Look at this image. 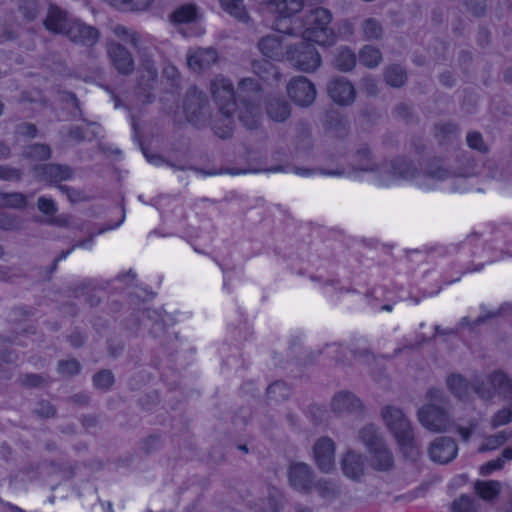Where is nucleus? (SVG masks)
<instances>
[{"mask_svg": "<svg viewBox=\"0 0 512 512\" xmlns=\"http://www.w3.org/2000/svg\"><path fill=\"white\" fill-rule=\"evenodd\" d=\"M473 391L484 399L489 400L497 394L511 400L509 407L499 410L491 419L493 428L506 425L512 421V379L504 372L495 371L484 380L477 381Z\"/></svg>", "mask_w": 512, "mask_h": 512, "instance_id": "7ed1b4c3", "label": "nucleus"}, {"mask_svg": "<svg viewBox=\"0 0 512 512\" xmlns=\"http://www.w3.org/2000/svg\"><path fill=\"white\" fill-rule=\"evenodd\" d=\"M145 71L147 72V79L148 81L154 80L156 76L155 69L150 63L145 64L144 66Z\"/></svg>", "mask_w": 512, "mask_h": 512, "instance_id": "864d4df0", "label": "nucleus"}, {"mask_svg": "<svg viewBox=\"0 0 512 512\" xmlns=\"http://www.w3.org/2000/svg\"><path fill=\"white\" fill-rule=\"evenodd\" d=\"M419 176H420V177H422L421 175H419ZM423 177H424V178H427V179H429V180H430V179H432V177H431V176H423Z\"/></svg>", "mask_w": 512, "mask_h": 512, "instance_id": "052dcab7", "label": "nucleus"}, {"mask_svg": "<svg viewBox=\"0 0 512 512\" xmlns=\"http://www.w3.org/2000/svg\"><path fill=\"white\" fill-rule=\"evenodd\" d=\"M317 489L320 496L324 499H331L337 493V487L329 482H319L317 484Z\"/></svg>", "mask_w": 512, "mask_h": 512, "instance_id": "a19ab883", "label": "nucleus"}, {"mask_svg": "<svg viewBox=\"0 0 512 512\" xmlns=\"http://www.w3.org/2000/svg\"><path fill=\"white\" fill-rule=\"evenodd\" d=\"M287 34L297 35L296 33ZM298 35L302 38V42L298 47H291L287 50V60L301 71H314L321 64L320 55L311 44L314 43V41L305 40L300 34ZM315 44L317 43L315 42Z\"/></svg>", "mask_w": 512, "mask_h": 512, "instance_id": "6e6552de", "label": "nucleus"}, {"mask_svg": "<svg viewBox=\"0 0 512 512\" xmlns=\"http://www.w3.org/2000/svg\"><path fill=\"white\" fill-rule=\"evenodd\" d=\"M109 57L115 68L122 74H127L133 69V60L130 53L120 45L110 44Z\"/></svg>", "mask_w": 512, "mask_h": 512, "instance_id": "aec40b11", "label": "nucleus"}, {"mask_svg": "<svg viewBox=\"0 0 512 512\" xmlns=\"http://www.w3.org/2000/svg\"><path fill=\"white\" fill-rule=\"evenodd\" d=\"M294 172L297 175L302 176V177H309V176L313 175V171H311L309 169H304V168H296Z\"/></svg>", "mask_w": 512, "mask_h": 512, "instance_id": "5fc2aeb1", "label": "nucleus"}, {"mask_svg": "<svg viewBox=\"0 0 512 512\" xmlns=\"http://www.w3.org/2000/svg\"><path fill=\"white\" fill-rule=\"evenodd\" d=\"M9 153V150L6 146H4L3 144H0V157H5L7 156Z\"/></svg>", "mask_w": 512, "mask_h": 512, "instance_id": "6e6d98bb", "label": "nucleus"}, {"mask_svg": "<svg viewBox=\"0 0 512 512\" xmlns=\"http://www.w3.org/2000/svg\"><path fill=\"white\" fill-rule=\"evenodd\" d=\"M360 400L350 392H340L334 396L331 402V409L338 415L353 413L360 410Z\"/></svg>", "mask_w": 512, "mask_h": 512, "instance_id": "a211bd4d", "label": "nucleus"}, {"mask_svg": "<svg viewBox=\"0 0 512 512\" xmlns=\"http://www.w3.org/2000/svg\"><path fill=\"white\" fill-rule=\"evenodd\" d=\"M38 208L44 214H53L56 212V206L52 199L40 197L38 199Z\"/></svg>", "mask_w": 512, "mask_h": 512, "instance_id": "c03bdc74", "label": "nucleus"}, {"mask_svg": "<svg viewBox=\"0 0 512 512\" xmlns=\"http://www.w3.org/2000/svg\"><path fill=\"white\" fill-rule=\"evenodd\" d=\"M341 469L346 477L359 480L365 471L363 456L354 451H347L341 459Z\"/></svg>", "mask_w": 512, "mask_h": 512, "instance_id": "f3484780", "label": "nucleus"}, {"mask_svg": "<svg viewBox=\"0 0 512 512\" xmlns=\"http://www.w3.org/2000/svg\"><path fill=\"white\" fill-rule=\"evenodd\" d=\"M512 436L511 432L507 430H502L495 435H491L485 438L484 442L479 447L480 452L491 451L501 447L505 444L510 437Z\"/></svg>", "mask_w": 512, "mask_h": 512, "instance_id": "a878e982", "label": "nucleus"}, {"mask_svg": "<svg viewBox=\"0 0 512 512\" xmlns=\"http://www.w3.org/2000/svg\"><path fill=\"white\" fill-rule=\"evenodd\" d=\"M356 64L355 54L348 48L340 49L334 59V65L336 68L342 71L351 70Z\"/></svg>", "mask_w": 512, "mask_h": 512, "instance_id": "cd10ccee", "label": "nucleus"}, {"mask_svg": "<svg viewBox=\"0 0 512 512\" xmlns=\"http://www.w3.org/2000/svg\"><path fill=\"white\" fill-rule=\"evenodd\" d=\"M113 383V375L110 371H101L94 376V384L98 388L106 389Z\"/></svg>", "mask_w": 512, "mask_h": 512, "instance_id": "58836bf2", "label": "nucleus"}, {"mask_svg": "<svg viewBox=\"0 0 512 512\" xmlns=\"http://www.w3.org/2000/svg\"><path fill=\"white\" fill-rule=\"evenodd\" d=\"M476 427L477 424L475 423H471L469 427L459 426L458 433L461 435L462 439L466 441L474 433Z\"/></svg>", "mask_w": 512, "mask_h": 512, "instance_id": "09e8293b", "label": "nucleus"}, {"mask_svg": "<svg viewBox=\"0 0 512 512\" xmlns=\"http://www.w3.org/2000/svg\"><path fill=\"white\" fill-rule=\"evenodd\" d=\"M313 458L317 467L324 473L335 468V444L328 437L320 438L313 447Z\"/></svg>", "mask_w": 512, "mask_h": 512, "instance_id": "f8f14e48", "label": "nucleus"}, {"mask_svg": "<svg viewBox=\"0 0 512 512\" xmlns=\"http://www.w3.org/2000/svg\"><path fill=\"white\" fill-rule=\"evenodd\" d=\"M500 483L497 481H478L475 484L477 494L484 500L495 498L500 491Z\"/></svg>", "mask_w": 512, "mask_h": 512, "instance_id": "bb28decb", "label": "nucleus"}, {"mask_svg": "<svg viewBox=\"0 0 512 512\" xmlns=\"http://www.w3.org/2000/svg\"><path fill=\"white\" fill-rule=\"evenodd\" d=\"M17 225L15 221L8 216L7 214H0V228L1 229H13L16 228Z\"/></svg>", "mask_w": 512, "mask_h": 512, "instance_id": "de8ad7c7", "label": "nucleus"}, {"mask_svg": "<svg viewBox=\"0 0 512 512\" xmlns=\"http://www.w3.org/2000/svg\"><path fill=\"white\" fill-rule=\"evenodd\" d=\"M324 2L325 0H267L263 12L275 15L273 29L279 33H296L320 46H332L336 43L337 36L329 27L332 14L328 9H313L304 21L293 19L302 10L304 3L313 6Z\"/></svg>", "mask_w": 512, "mask_h": 512, "instance_id": "f257e3e1", "label": "nucleus"}, {"mask_svg": "<svg viewBox=\"0 0 512 512\" xmlns=\"http://www.w3.org/2000/svg\"><path fill=\"white\" fill-rule=\"evenodd\" d=\"M291 99L300 106L312 104L316 98V89L314 85L305 77L293 79L287 87Z\"/></svg>", "mask_w": 512, "mask_h": 512, "instance_id": "ddd939ff", "label": "nucleus"}, {"mask_svg": "<svg viewBox=\"0 0 512 512\" xmlns=\"http://www.w3.org/2000/svg\"><path fill=\"white\" fill-rule=\"evenodd\" d=\"M40 170L41 173L37 172V176L50 182L67 179L70 175L69 169L59 165H44Z\"/></svg>", "mask_w": 512, "mask_h": 512, "instance_id": "412c9836", "label": "nucleus"}, {"mask_svg": "<svg viewBox=\"0 0 512 512\" xmlns=\"http://www.w3.org/2000/svg\"><path fill=\"white\" fill-rule=\"evenodd\" d=\"M112 4L122 10H143L147 8L151 0H111Z\"/></svg>", "mask_w": 512, "mask_h": 512, "instance_id": "2f4dec72", "label": "nucleus"}, {"mask_svg": "<svg viewBox=\"0 0 512 512\" xmlns=\"http://www.w3.org/2000/svg\"><path fill=\"white\" fill-rule=\"evenodd\" d=\"M382 418L390 432L394 435L400 449L406 453L412 445V433L408 420L403 412L393 406L382 409Z\"/></svg>", "mask_w": 512, "mask_h": 512, "instance_id": "0eeeda50", "label": "nucleus"}, {"mask_svg": "<svg viewBox=\"0 0 512 512\" xmlns=\"http://www.w3.org/2000/svg\"><path fill=\"white\" fill-rule=\"evenodd\" d=\"M415 169L405 161L385 165L380 170L378 184L384 187L400 185L415 177Z\"/></svg>", "mask_w": 512, "mask_h": 512, "instance_id": "9d476101", "label": "nucleus"}, {"mask_svg": "<svg viewBox=\"0 0 512 512\" xmlns=\"http://www.w3.org/2000/svg\"><path fill=\"white\" fill-rule=\"evenodd\" d=\"M61 373L72 375L79 371V363L76 360H67L59 364Z\"/></svg>", "mask_w": 512, "mask_h": 512, "instance_id": "a18cd8bd", "label": "nucleus"}, {"mask_svg": "<svg viewBox=\"0 0 512 512\" xmlns=\"http://www.w3.org/2000/svg\"><path fill=\"white\" fill-rule=\"evenodd\" d=\"M280 493L278 490L273 489L270 493V498L262 503L260 508L261 512H279L280 508Z\"/></svg>", "mask_w": 512, "mask_h": 512, "instance_id": "c9c22d12", "label": "nucleus"}, {"mask_svg": "<svg viewBox=\"0 0 512 512\" xmlns=\"http://www.w3.org/2000/svg\"><path fill=\"white\" fill-rule=\"evenodd\" d=\"M385 79L389 85L399 87L405 81V73L399 66H392L387 69Z\"/></svg>", "mask_w": 512, "mask_h": 512, "instance_id": "473e14b6", "label": "nucleus"}, {"mask_svg": "<svg viewBox=\"0 0 512 512\" xmlns=\"http://www.w3.org/2000/svg\"><path fill=\"white\" fill-rule=\"evenodd\" d=\"M26 205V198L21 193H0V207L21 208Z\"/></svg>", "mask_w": 512, "mask_h": 512, "instance_id": "7c9ffc66", "label": "nucleus"}, {"mask_svg": "<svg viewBox=\"0 0 512 512\" xmlns=\"http://www.w3.org/2000/svg\"><path fill=\"white\" fill-rule=\"evenodd\" d=\"M359 61L367 67H375L381 61V53L372 46H365L359 53Z\"/></svg>", "mask_w": 512, "mask_h": 512, "instance_id": "c756f323", "label": "nucleus"}, {"mask_svg": "<svg viewBox=\"0 0 512 512\" xmlns=\"http://www.w3.org/2000/svg\"><path fill=\"white\" fill-rule=\"evenodd\" d=\"M506 460H512V446L507 447L503 450L502 456L487 462L480 467V473L482 475H489L492 472L499 470L503 467Z\"/></svg>", "mask_w": 512, "mask_h": 512, "instance_id": "c85d7f7f", "label": "nucleus"}, {"mask_svg": "<svg viewBox=\"0 0 512 512\" xmlns=\"http://www.w3.org/2000/svg\"><path fill=\"white\" fill-rule=\"evenodd\" d=\"M449 390L459 399H465L470 394V387L461 375L453 374L447 379Z\"/></svg>", "mask_w": 512, "mask_h": 512, "instance_id": "b1692460", "label": "nucleus"}, {"mask_svg": "<svg viewBox=\"0 0 512 512\" xmlns=\"http://www.w3.org/2000/svg\"><path fill=\"white\" fill-rule=\"evenodd\" d=\"M211 94L219 109L213 129L220 138H227L233 131V113L237 106L233 85L223 76H217L211 83Z\"/></svg>", "mask_w": 512, "mask_h": 512, "instance_id": "f03ea898", "label": "nucleus"}, {"mask_svg": "<svg viewBox=\"0 0 512 512\" xmlns=\"http://www.w3.org/2000/svg\"><path fill=\"white\" fill-rule=\"evenodd\" d=\"M269 397L277 399L278 396L285 397L288 395V388L283 382H275L267 389Z\"/></svg>", "mask_w": 512, "mask_h": 512, "instance_id": "ea45409f", "label": "nucleus"}, {"mask_svg": "<svg viewBox=\"0 0 512 512\" xmlns=\"http://www.w3.org/2000/svg\"><path fill=\"white\" fill-rule=\"evenodd\" d=\"M258 48L267 58L287 60V50L291 48V44L284 42L282 37L272 34L263 37L258 43Z\"/></svg>", "mask_w": 512, "mask_h": 512, "instance_id": "4468645a", "label": "nucleus"}, {"mask_svg": "<svg viewBox=\"0 0 512 512\" xmlns=\"http://www.w3.org/2000/svg\"><path fill=\"white\" fill-rule=\"evenodd\" d=\"M198 18L197 8L195 5L186 4L174 11L171 19L175 23H191Z\"/></svg>", "mask_w": 512, "mask_h": 512, "instance_id": "393cba45", "label": "nucleus"}, {"mask_svg": "<svg viewBox=\"0 0 512 512\" xmlns=\"http://www.w3.org/2000/svg\"><path fill=\"white\" fill-rule=\"evenodd\" d=\"M164 76H166L168 79L173 80L177 76V69L173 65H168L163 70Z\"/></svg>", "mask_w": 512, "mask_h": 512, "instance_id": "603ef678", "label": "nucleus"}, {"mask_svg": "<svg viewBox=\"0 0 512 512\" xmlns=\"http://www.w3.org/2000/svg\"><path fill=\"white\" fill-rule=\"evenodd\" d=\"M17 133L22 136L34 137L36 134V128L31 124H24L19 126Z\"/></svg>", "mask_w": 512, "mask_h": 512, "instance_id": "8fccbe9b", "label": "nucleus"}, {"mask_svg": "<svg viewBox=\"0 0 512 512\" xmlns=\"http://www.w3.org/2000/svg\"><path fill=\"white\" fill-rule=\"evenodd\" d=\"M324 174L329 175V176H340V175H342V172L329 171V172H325Z\"/></svg>", "mask_w": 512, "mask_h": 512, "instance_id": "13d9d810", "label": "nucleus"}, {"mask_svg": "<svg viewBox=\"0 0 512 512\" xmlns=\"http://www.w3.org/2000/svg\"><path fill=\"white\" fill-rule=\"evenodd\" d=\"M267 113L273 121L283 122L290 116V107L286 102L275 99L268 103Z\"/></svg>", "mask_w": 512, "mask_h": 512, "instance_id": "4be33fe9", "label": "nucleus"}, {"mask_svg": "<svg viewBox=\"0 0 512 512\" xmlns=\"http://www.w3.org/2000/svg\"><path fill=\"white\" fill-rule=\"evenodd\" d=\"M458 453L455 442L446 437L437 438L429 448L430 458L434 462L445 464L453 460Z\"/></svg>", "mask_w": 512, "mask_h": 512, "instance_id": "2eb2a0df", "label": "nucleus"}, {"mask_svg": "<svg viewBox=\"0 0 512 512\" xmlns=\"http://www.w3.org/2000/svg\"><path fill=\"white\" fill-rule=\"evenodd\" d=\"M363 33L367 39H377L382 34V28L376 20L367 19L363 24Z\"/></svg>", "mask_w": 512, "mask_h": 512, "instance_id": "f704fd0d", "label": "nucleus"}, {"mask_svg": "<svg viewBox=\"0 0 512 512\" xmlns=\"http://www.w3.org/2000/svg\"><path fill=\"white\" fill-rule=\"evenodd\" d=\"M113 31L118 38L130 43H136L137 39L135 33L130 32L124 26L117 25Z\"/></svg>", "mask_w": 512, "mask_h": 512, "instance_id": "37998d69", "label": "nucleus"}, {"mask_svg": "<svg viewBox=\"0 0 512 512\" xmlns=\"http://www.w3.org/2000/svg\"><path fill=\"white\" fill-rule=\"evenodd\" d=\"M28 379L30 380V382H29V383H30L31 385H37V384H38V380H39V378H38L37 376H29V378H28Z\"/></svg>", "mask_w": 512, "mask_h": 512, "instance_id": "4d7b16f0", "label": "nucleus"}, {"mask_svg": "<svg viewBox=\"0 0 512 512\" xmlns=\"http://www.w3.org/2000/svg\"><path fill=\"white\" fill-rule=\"evenodd\" d=\"M328 93L331 99L340 105H349L354 101L355 89L345 79H335L328 86Z\"/></svg>", "mask_w": 512, "mask_h": 512, "instance_id": "dca6fc26", "label": "nucleus"}, {"mask_svg": "<svg viewBox=\"0 0 512 512\" xmlns=\"http://www.w3.org/2000/svg\"><path fill=\"white\" fill-rule=\"evenodd\" d=\"M68 254H69V252H67L65 255H63L60 259H65Z\"/></svg>", "mask_w": 512, "mask_h": 512, "instance_id": "bf43d9fd", "label": "nucleus"}, {"mask_svg": "<svg viewBox=\"0 0 512 512\" xmlns=\"http://www.w3.org/2000/svg\"><path fill=\"white\" fill-rule=\"evenodd\" d=\"M45 27L54 33L67 35L72 41L92 45L98 39V31L78 20H69L66 14L56 6H50Z\"/></svg>", "mask_w": 512, "mask_h": 512, "instance_id": "20e7f679", "label": "nucleus"}, {"mask_svg": "<svg viewBox=\"0 0 512 512\" xmlns=\"http://www.w3.org/2000/svg\"><path fill=\"white\" fill-rule=\"evenodd\" d=\"M219 2L223 10L235 19L243 22L248 20L243 0H219Z\"/></svg>", "mask_w": 512, "mask_h": 512, "instance_id": "5701e85b", "label": "nucleus"}, {"mask_svg": "<svg viewBox=\"0 0 512 512\" xmlns=\"http://www.w3.org/2000/svg\"><path fill=\"white\" fill-rule=\"evenodd\" d=\"M359 440L370 454V466L377 471H388L393 467L394 459L383 443L374 425H368L359 432Z\"/></svg>", "mask_w": 512, "mask_h": 512, "instance_id": "39448f33", "label": "nucleus"}, {"mask_svg": "<svg viewBox=\"0 0 512 512\" xmlns=\"http://www.w3.org/2000/svg\"><path fill=\"white\" fill-rule=\"evenodd\" d=\"M27 157L33 160H47L50 157V149L46 145H35L31 147Z\"/></svg>", "mask_w": 512, "mask_h": 512, "instance_id": "4c0bfd02", "label": "nucleus"}, {"mask_svg": "<svg viewBox=\"0 0 512 512\" xmlns=\"http://www.w3.org/2000/svg\"><path fill=\"white\" fill-rule=\"evenodd\" d=\"M217 59L216 51L207 49H196L188 53L187 63L191 70L201 71L212 65Z\"/></svg>", "mask_w": 512, "mask_h": 512, "instance_id": "6ab92c4d", "label": "nucleus"}, {"mask_svg": "<svg viewBox=\"0 0 512 512\" xmlns=\"http://www.w3.org/2000/svg\"><path fill=\"white\" fill-rule=\"evenodd\" d=\"M428 397L432 403L419 410L420 423L430 431L446 430L448 428L447 415L440 407L436 406V402H441V393L438 390H433L429 392Z\"/></svg>", "mask_w": 512, "mask_h": 512, "instance_id": "1a4fd4ad", "label": "nucleus"}, {"mask_svg": "<svg viewBox=\"0 0 512 512\" xmlns=\"http://www.w3.org/2000/svg\"><path fill=\"white\" fill-rule=\"evenodd\" d=\"M467 143L472 149H476L481 152L486 151V146L483 143L482 137L477 132H471L467 135Z\"/></svg>", "mask_w": 512, "mask_h": 512, "instance_id": "79ce46f5", "label": "nucleus"}, {"mask_svg": "<svg viewBox=\"0 0 512 512\" xmlns=\"http://www.w3.org/2000/svg\"><path fill=\"white\" fill-rule=\"evenodd\" d=\"M181 32L184 35V37L200 36L204 33V29L200 25L194 24L192 27L189 28V31L182 30Z\"/></svg>", "mask_w": 512, "mask_h": 512, "instance_id": "3c124183", "label": "nucleus"}, {"mask_svg": "<svg viewBox=\"0 0 512 512\" xmlns=\"http://www.w3.org/2000/svg\"><path fill=\"white\" fill-rule=\"evenodd\" d=\"M20 172L17 169L1 166L0 167V178L3 180H18Z\"/></svg>", "mask_w": 512, "mask_h": 512, "instance_id": "49530a36", "label": "nucleus"}, {"mask_svg": "<svg viewBox=\"0 0 512 512\" xmlns=\"http://www.w3.org/2000/svg\"><path fill=\"white\" fill-rule=\"evenodd\" d=\"M253 71L263 79H267V74L277 75L274 66L267 60L256 61L253 63Z\"/></svg>", "mask_w": 512, "mask_h": 512, "instance_id": "e433bc0d", "label": "nucleus"}, {"mask_svg": "<svg viewBox=\"0 0 512 512\" xmlns=\"http://www.w3.org/2000/svg\"><path fill=\"white\" fill-rule=\"evenodd\" d=\"M259 88L258 82L252 78L241 80L238 87V98L241 102L239 120L249 129L255 128L260 118L259 107L255 104Z\"/></svg>", "mask_w": 512, "mask_h": 512, "instance_id": "423d86ee", "label": "nucleus"}, {"mask_svg": "<svg viewBox=\"0 0 512 512\" xmlns=\"http://www.w3.org/2000/svg\"><path fill=\"white\" fill-rule=\"evenodd\" d=\"M452 512H474L475 503L474 500L469 496H461L454 500L451 505Z\"/></svg>", "mask_w": 512, "mask_h": 512, "instance_id": "72a5a7b5", "label": "nucleus"}, {"mask_svg": "<svg viewBox=\"0 0 512 512\" xmlns=\"http://www.w3.org/2000/svg\"><path fill=\"white\" fill-rule=\"evenodd\" d=\"M68 198H70L72 201H74V198H72L71 195H68Z\"/></svg>", "mask_w": 512, "mask_h": 512, "instance_id": "680f3d73", "label": "nucleus"}, {"mask_svg": "<svg viewBox=\"0 0 512 512\" xmlns=\"http://www.w3.org/2000/svg\"><path fill=\"white\" fill-rule=\"evenodd\" d=\"M287 477L290 487L298 492L307 493L312 488L313 472L306 463H291L288 468Z\"/></svg>", "mask_w": 512, "mask_h": 512, "instance_id": "9b49d317", "label": "nucleus"}]
</instances>
